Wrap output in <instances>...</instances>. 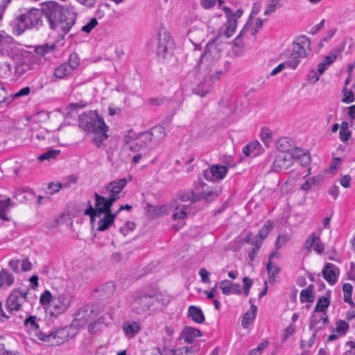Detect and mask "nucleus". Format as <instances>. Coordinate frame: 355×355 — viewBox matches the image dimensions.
I'll list each match as a JSON object with an SVG mask.
<instances>
[{
	"mask_svg": "<svg viewBox=\"0 0 355 355\" xmlns=\"http://www.w3.org/2000/svg\"><path fill=\"white\" fill-rule=\"evenodd\" d=\"M42 12L50 28L62 37L67 35L76 23L77 15L73 9L55 1L43 3Z\"/></svg>",
	"mask_w": 355,
	"mask_h": 355,
	"instance_id": "1",
	"label": "nucleus"
},
{
	"mask_svg": "<svg viewBox=\"0 0 355 355\" xmlns=\"http://www.w3.org/2000/svg\"><path fill=\"white\" fill-rule=\"evenodd\" d=\"M165 136L164 128L162 126H155L150 131L142 132L135 138L125 136V146L133 152H148L159 145Z\"/></svg>",
	"mask_w": 355,
	"mask_h": 355,
	"instance_id": "2",
	"label": "nucleus"
},
{
	"mask_svg": "<svg viewBox=\"0 0 355 355\" xmlns=\"http://www.w3.org/2000/svg\"><path fill=\"white\" fill-rule=\"evenodd\" d=\"M220 58V50L215 40L208 42L196 66L199 73L205 77L218 79L222 73V71L217 69Z\"/></svg>",
	"mask_w": 355,
	"mask_h": 355,
	"instance_id": "3",
	"label": "nucleus"
},
{
	"mask_svg": "<svg viewBox=\"0 0 355 355\" xmlns=\"http://www.w3.org/2000/svg\"><path fill=\"white\" fill-rule=\"evenodd\" d=\"M79 126L83 130L94 135V142L98 147L108 137V127L96 111L89 110L80 114Z\"/></svg>",
	"mask_w": 355,
	"mask_h": 355,
	"instance_id": "4",
	"label": "nucleus"
},
{
	"mask_svg": "<svg viewBox=\"0 0 355 355\" xmlns=\"http://www.w3.org/2000/svg\"><path fill=\"white\" fill-rule=\"evenodd\" d=\"M168 302V297L161 293H139L134 297L130 307L133 312L144 314L148 311H153L162 309Z\"/></svg>",
	"mask_w": 355,
	"mask_h": 355,
	"instance_id": "5",
	"label": "nucleus"
},
{
	"mask_svg": "<svg viewBox=\"0 0 355 355\" xmlns=\"http://www.w3.org/2000/svg\"><path fill=\"white\" fill-rule=\"evenodd\" d=\"M12 60L14 62V75L20 78L35 69V65L42 64L41 58L32 55L28 52H19Z\"/></svg>",
	"mask_w": 355,
	"mask_h": 355,
	"instance_id": "6",
	"label": "nucleus"
},
{
	"mask_svg": "<svg viewBox=\"0 0 355 355\" xmlns=\"http://www.w3.org/2000/svg\"><path fill=\"white\" fill-rule=\"evenodd\" d=\"M42 4L40 9L32 8L19 15L16 18L19 31L24 32L26 29L38 27L42 23Z\"/></svg>",
	"mask_w": 355,
	"mask_h": 355,
	"instance_id": "7",
	"label": "nucleus"
},
{
	"mask_svg": "<svg viewBox=\"0 0 355 355\" xmlns=\"http://www.w3.org/2000/svg\"><path fill=\"white\" fill-rule=\"evenodd\" d=\"M99 313L100 311L97 305H84L80 307L74 314L73 324L78 328L84 327L94 320Z\"/></svg>",
	"mask_w": 355,
	"mask_h": 355,
	"instance_id": "8",
	"label": "nucleus"
},
{
	"mask_svg": "<svg viewBox=\"0 0 355 355\" xmlns=\"http://www.w3.org/2000/svg\"><path fill=\"white\" fill-rule=\"evenodd\" d=\"M36 316L31 315L24 320V325L28 328L29 333L36 338L44 342H52L57 337V332H44L40 329L36 322Z\"/></svg>",
	"mask_w": 355,
	"mask_h": 355,
	"instance_id": "9",
	"label": "nucleus"
},
{
	"mask_svg": "<svg viewBox=\"0 0 355 355\" xmlns=\"http://www.w3.org/2000/svg\"><path fill=\"white\" fill-rule=\"evenodd\" d=\"M27 291H21L19 289L14 290L9 295L6 301V311L12 314L14 311H18L24 302L26 301Z\"/></svg>",
	"mask_w": 355,
	"mask_h": 355,
	"instance_id": "10",
	"label": "nucleus"
},
{
	"mask_svg": "<svg viewBox=\"0 0 355 355\" xmlns=\"http://www.w3.org/2000/svg\"><path fill=\"white\" fill-rule=\"evenodd\" d=\"M71 297L65 293L53 296V302L50 304L49 310L51 315L58 316L64 313L70 306Z\"/></svg>",
	"mask_w": 355,
	"mask_h": 355,
	"instance_id": "11",
	"label": "nucleus"
},
{
	"mask_svg": "<svg viewBox=\"0 0 355 355\" xmlns=\"http://www.w3.org/2000/svg\"><path fill=\"white\" fill-rule=\"evenodd\" d=\"M19 52V46L15 40L4 33H0V53L12 58Z\"/></svg>",
	"mask_w": 355,
	"mask_h": 355,
	"instance_id": "12",
	"label": "nucleus"
},
{
	"mask_svg": "<svg viewBox=\"0 0 355 355\" xmlns=\"http://www.w3.org/2000/svg\"><path fill=\"white\" fill-rule=\"evenodd\" d=\"M173 48V40L166 31H159L158 35L157 55L160 59H165L171 54Z\"/></svg>",
	"mask_w": 355,
	"mask_h": 355,
	"instance_id": "13",
	"label": "nucleus"
},
{
	"mask_svg": "<svg viewBox=\"0 0 355 355\" xmlns=\"http://www.w3.org/2000/svg\"><path fill=\"white\" fill-rule=\"evenodd\" d=\"M94 196L95 198L94 207H92L90 202H89L87 211L96 212L101 215L111 212V209L114 204L112 199H110L108 197L101 196L98 193H94Z\"/></svg>",
	"mask_w": 355,
	"mask_h": 355,
	"instance_id": "14",
	"label": "nucleus"
},
{
	"mask_svg": "<svg viewBox=\"0 0 355 355\" xmlns=\"http://www.w3.org/2000/svg\"><path fill=\"white\" fill-rule=\"evenodd\" d=\"M127 185V180L125 178L113 180L105 186V190L109 193L108 198L112 199L114 203L121 197L124 196L123 190Z\"/></svg>",
	"mask_w": 355,
	"mask_h": 355,
	"instance_id": "15",
	"label": "nucleus"
},
{
	"mask_svg": "<svg viewBox=\"0 0 355 355\" xmlns=\"http://www.w3.org/2000/svg\"><path fill=\"white\" fill-rule=\"evenodd\" d=\"M293 158L291 153H279L276 157L271 166V170L280 172L288 169L293 164Z\"/></svg>",
	"mask_w": 355,
	"mask_h": 355,
	"instance_id": "16",
	"label": "nucleus"
},
{
	"mask_svg": "<svg viewBox=\"0 0 355 355\" xmlns=\"http://www.w3.org/2000/svg\"><path fill=\"white\" fill-rule=\"evenodd\" d=\"M311 51V42L306 36L298 37L293 42V53L297 57L305 58Z\"/></svg>",
	"mask_w": 355,
	"mask_h": 355,
	"instance_id": "17",
	"label": "nucleus"
},
{
	"mask_svg": "<svg viewBox=\"0 0 355 355\" xmlns=\"http://www.w3.org/2000/svg\"><path fill=\"white\" fill-rule=\"evenodd\" d=\"M329 322V318L326 313L321 314L313 312L309 322V329L313 330V337H316L318 332Z\"/></svg>",
	"mask_w": 355,
	"mask_h": 355,
	"instance_id": "18",
	"label": "nucleus"
},
{
	"mask_svg": "<svg viewBox=\"0 0 355 355\" xmlns=\"http://www.w3.org/2000/svg\"><path fill=\"white\" fill-rule=\"evenodd\" d=\"M227 173V168L223 165H213L209 170L203 171L204 178L209 181H217L223 179Z\"/></svg>",
	"mask_w": 355,
	"mask_h": 355,
	"instance_id": "19",
	"label": "nucleus"
},
{
	"mask_svg": "<svg viewBox=\"0 0 355 355\" xmlns=\"http://www.w3.org/2000/svg\"><path fill=\"white\" fill-rule=\"evenodd\" d=\"M324 279L331 285H334L338 281L340 273L339 268L331 263H327L322 269Z\"/></svg>",
	"mask_w": 355,
	"mask_h": 355,
	"instance_id": "20",
	"label": "nucleus"
},
{
	"mask_svg": "<svg viewBox=\"0 0 355 355\" xmlns=\"http://www.w3.org/2000/svg\"><path fill=\"white\" fill-rule=\"evenodd\" d=\"M220 288L222 290L223 294L230 295L232 294L241 293V288L239 284L233 283L228 279H224L220 283Z\"/></svg>",
	"mask_w": 355,
	"mask_h": 355,
	"instance_id": "21",
	"label": "nucleus"
},
{
	"mask_svg": "<svg viewBox=\"0 0 355 355\" xmlns=\"http://www.w3.org/2000/svg\"><path fill=\"white\" fill-rule=\"evenodd\" d=\"M204 79L203 82H200L198 86L195 88L194 92L201 97L205 96L208 92H209L212 87L213 78H209L207 76H202Z\"/></svg>",
	"mask_w": 355,
	"mask_h": 355,
	"instance_id": "22",
	"label": "nucleus"
},
{
	"mask_svg": "<svg viewBox=\"0 0 355 355\" xmlns=\"http://www.w3.org/2000/svg\"><path fill=\"white\" fill-rule=\"evenodd\" d=\"M55 46L56 45L55 44H44L40 46H37L35 47V53H31V55L41 58L42 64H44L45 61V55L49 53L53 52L55 50Z\"/></svg>",
	"mask_w": 355,
	"mask_h": 355,
	"instance_id": "23",
	"label": "nucleus"
},
{
	"mask_svg": "<svg viewBox=\"0 0 355 355\" xmlns=\"http://www.w3.org/2000/svg\"><path fill=\"white\" fill-rule=\"evenodd\" d=\"M202 336L201 331L196 328L191 327H185L181 334V338L184 339L186 342L191 343L196 338Z\"/></svg>",
	"mask_w": 355,
	"mask_h": 355,
	"instance_id": "24",
	"label": "nucleus"
},
{
	"mask_svg": "<svg viewBox=\"0 0 355 355\" xmlns=\"http://www.w3.org/2000/svg\"><path fill=\"white\" fill-rule=\"evenodd\" d=\"M105 216L99 220L98 226L97 227V230L99 232H103L109 228V227L114 223L115 218L117 216V213L112 214V212H108L104 214Z\"/></svg>",
	"mask_w": 355,
	"mask_h": 355,
	"instance_id": "25",
	"label": "nucleus"
},
{
	"mask_svg": "<svg viewBox=\"0 0 355 355\" xmlns=\"http://www.w3.org/2000/svg\"><path fill=\"white\" fill-rule=\"evenodd\" d=\"M188 315L189 317L198 324H202L205 322V318L202 311L194 305L189 307Z\"/></svg>",
	"mask_w": 355,
	"mask_h": 355,
	"instance_id": "26",
	"label": "nucleus"
},
{
	"mask_svg": "<svg viewBox=\"0 0 355 355\" xmlns=\"http://www.w3.org/2000/svg\"><path fill=\"white\" fill-rule=\"evenodd\" d=\"M13 204L10 198H6L0 196V218L3 220H9L8 217L6 213L8 211L10 207H12Z\"/></svg>",
	"mask_w": 355,
	"mask_h": 355,
	"instance_id": "27",
	"label": "nucleus"
},
{
	"mask_svg": "<svg viewBox=\"0 0 355 355\" xmlns=\"http://www.w3.org/2000/svg\"><path fill=\"white\" fill-rule=\"evenodd\" d=\"M313 285L310 284L306 288L301 291L300 299L302 303L304 302L305 301L310 303L314 301L315 298L313 294Z\"/></svg>",
	"mask_w": 355,
	"mask_h": 355,
	"instance_id": "28",
	"label": "nucleus"
},
{
	"mask_svg": "<svg viewBox=\"0 0 355 355\" xmlns=\"http://www.w3.org/2000/svg\"><path fill=\"white\" fill-rule=\"evenodd\" d=\"M0 277L2 279V288L10 287L14 284V276L12 274L10 273L7 270L2 269L0 271Z\"/></svg>",
	"mask_w": 355,
	"mask_h": 355,
	"instance_id": "29",
	"label": "nucleus"
},
{
	"mask_svg": "<svg viewBox=\"0 0 355 355\" xmlns=\"http://www.w3.org/2000/svg\"><path fill=\"white\" fill-rule=\"evenodd\" d=\"M72 71L68 64L65 62L55 68L53 75L58 78H63L69 75Z\"/></svg>",
	"mask_w": 355,
	"mask_h": 355,
	"instance_id": "30",
	"label": "nucleus"
},
{
	"mask_svg": "<svg viewBox=\"0 0 355 355\" xmlns=\"http://www.w3.org/2000/svg\"><path fill=\"white\" fill-rule=\"evenodd\" d=\"M277 148L280 153H289V151L293 149V144L288 138H281L277 141Z\"/></svg>",
	"mask_w": 355,
	"mask_h": 355,
	"instance_id": "31",
	"label": "nucleus"
},
{
	"mask_svg": "<svg viewBox=\"0 0 355 355\" xmlns=\"http://www.w3.org/2000/svg\"><path fill=\"white\" fill-rule=\"evenodd\" d=\"M115 291V286L113 282H107L102 285L99 288L100 296L102 297H109L112 295Z\"/></svg>",
	"mask_w": 355,
	"mask_h": 355,
	"instance_id": "32",
	"label": "nucleus"
},
{
	"mask_svg": "<svg viewBox=\"0 0 355 355\" xmlns=\"http://www.w3.org/2000/svg\"><path fill=\"white\" fill-rule=\"evenodd\" d=\"M123 331L127 336L132 337L140 330V326L135 322L125 324L123 327Z\"/></svg>",
	"mask_w": 355,
	"mask_h": 355,
	"instance_id": "33",
	"label": "nucleus"
},
{
	"mask_svg": "<svg viewBox=\"0 0 355 355\" xmlns=\"http://www.w3.org/2000/svg\"><path fill=\"white\" fill-rule=\"evenodd\" d=\"M330 301L326 297H321L318 299L316 305L314 308V312L315 313H325V310L329 306Z\"/></svg>",
	"mask_w": 355,
	"mask_h": 355,
	"instance_id": "34",
	"label": "nucleus"
},
{
	"mask_svg": "<svg viewBox=\"0 0 355 355\" xmlns=\"http://www.w3.org/2000/svg\"><path fill=\"white\" fill-rule=\"evenodd\" d=\"M225 26V35L227 37H230L236 29L237 21L234 18H228Z\"/></svg>",
	"mask_w": 355,
	"mask_h": 355,
	"instance_id": "35",
	"label": "nucleus"
},
{
	"mask_svg": "<svg viewBox=\"0 0 355 355\" xmlns=\"http://www.w3.org/2000/svg\"><path fill=\"white\" fill-rule=\"evenodd\" d=\"M173 207L177 210L176 212L173 213V218L174 219H183L185 218L187 213H186V205H181L180 204H178V202H176V204L173 205Z\"/></svg>",
	"mask_w": 355,
	"mask_h": 355,
	"instance_id": "36",
	"label": "nucleus"
},
{
	"mask_svg": "<svg viewBox=\"0 0 355 355\" xmlns=\"http://www.w3.org/2000/svg\"><path fill=\"white\" fill-rule=\"evenodd\" d=\"M60 153V150L51 149L45 152L44 153L40 155L38 157V159L41 162L44 160H50L52 159H55L57 156Z\"/></svg>",
	"mask_w": 355,
	"mask_h": 355,
	"instance_id": "37",
	"label": "nucleus"
},
{
	"mask_svg": "<svg viewBox=\"0 0 355 355\" xmlns=\"http://www.w3.org/2000/svg\"><path fill=\"white\" fill-rule=\"evenodd\" d=\"M219 195V191L218 189H211L209 191H205L202 192L198 196L200 199L205 198L207 202L212 201L214 198L218 197Z\"/></svg>",
	"mask_w": 355,
	"mask_h": 355,
	"instance_id": "38",
	"label": "nucleus"
},
{
	"mask_svg": "<svg viewBox=\"0 0 355 355\" xmlns=\"http://www.w3.org/2000/svg\"><path fill=\"white\" fill-rule=\"evenodd\" d=\"M349 328V324L343 320H339L336 322V331L340 336L345 335Z\"/></svg>",
	"mask_w": 355,
	"mask_h": 355,
	"instance_id": "39",
	"label": "nucleus"
},
{
	"mask_svg": "<svg viewBox=\"0 0 355 355\" xmlns=\"http://www.w3.org/2000/svg\"><path fill=\"white\" fill-rule=\"evenodd\" d=\"M272 224L270 220L266 222L263 227L259 230V233L257 234L261 240H263L268 234L272 230Z\"/></svg>",
	"mask_w": 355,
	"mask_h": 355,
	"instance_id": "40",
	"label": "nucleus"
},
{
	"mask_svg": "<svg viewBox=\"0 0 355 355\" xmlns=\"http://www.w3.org/2000/svg\"><path fill=\"white\" fill-rule=\"evenodd\" d=\"M199 200L200 198L192 191L182 194L178 198V200L180 202H189L190 204H193Z\"/></svg>",
	"mask_w": 355,
	"mask_h": 355,
	"instance_id": "41",
	"label": "nucleus"
},
{
	"mask_svg": "<svg viewBox=\"0 0 355 355\" xmlns=\"http://www.w3.org/2000/svg\"><path fill=\"white\" fill-rule=\"evenodd\" d=\"M266 269L268 276L273 279H275L280 272V268L278 266L273 264L272 261L268 262Z\"/></svg>",
	"mask_w": 355,
	"mask_h": 355,
	"instance_id": "42",
	"label": "nucleus"
},
{
	"mask_svg": "<svg viewBox=\"0 0 355 355\" xmlns=\"http://www.w3.org/2000/svg\"><path fill=\"white\" fill-rule=\"evenodd\" d=\"M173 355H194V350L190 347H180L177 349H171Z\"/></svg>",
	"mask_w": 355,
	"mask_h": 355,
	"instance_id": "43",
	"label": "nucleus"
},
{
	"mask_svg": "<svg viewBox=\"0 0 355 355\" xmlns=\"http://www.w3.org/2000/svg\"><path fill=\"white\" fill-rule=\"evenodd\" d=\"M53 297L49 290H45L41 295L40 298V302L42 305H47L53 302Z\"/></svg>",
	"mask_w": 355,
	"mask_h": 355,
	"instance_id": "44",
	"label": "nucleus"
},
{
	"mask_svg": "<svg viewBox=\"0 0 355 355\" xmlns=\"http://www.w3.org/2000/svg\"><path fill=\"white\" fill-rule=\"evenodd\" d=\"M256 318L254 313H251L250 311H247L242 319V326L243 328H248L250 323H252Z\"/></svg>",
	"mask_w": 355,
	"mask_h": 355,
	"instance_id": "45",
	"label": "nucleus"
},
{
	"mask_svg": "<svg viewBox=\"0 0 355 355\" xmlns=\"http://www.w3.org/2000/svg\"><path fill=\"white\" fill-rule=\"evenodd\" d=\"M300 58L301 57H297V55H293V53H292L291 54L289 59L285 62L286 64V67L292 69H295L300 62Z\"/></svg>",
	"mask_w": 355,
	"mask_h": 355,
	"instance_id": "46",
	"label": "nucleus"
},
{
	"mask_svg": "<svg viewBox=\"0 0 355 355\" xmlns=\"http://www.w3.org/2000/svg\"><path fill=\"white\" fill-rule=\"evenodd\" d=\"M67 64L72 71L77 69L80 64V58L78 54L76 53H71Z\"/></svg>",
	"mask_w": 355,
	"mask_h": 355,
	"instance_id": "47",
	"label": "nucleus"
},
{
	"mask_svg": "<svg viewBox=\"0 0 355 355\" xmlns=\"http://www.w3.org/2000/svg\"><path fill=\"white\" fill-rule=\"evenodd\" d=\"M343 102L346 103H352L354 101V94L351 90L344 88L343 90Z\"/></svg>",
	"mask_w": 355,
	"mask_h": 355,
	"instance_id": "48",
	"label": "nucleus"
},
{
	"mask_svg": "<svg viewBox=\"0 0 355 355\" xmlns=\"http://www.w3.org/2000/svg\"><path fill=\"white\" fill-rule=\"evenodd\" d=\"M268 343L267 340L263 341L259 344L257 348L250 350L248 355H261L262 350L268 346Z\"/></svg>",
	"mask_w": 355,
	"mask_h": 355,
	"instance_id": "49",
	"label": "nucleus"
},
{
	"mask_svg": "<svg viewBox=\"0 0 355 355\" xmlns=\"http://www.w3.org/2000/svg\"><path fill=\"white\" fill-rule=\"evenodd\" d=\"M98 24V21L96 18H92L90 21L85 26H83L81 28V31L89 33L92 31V30Z\"/></svg>",
	"mask_w": 355,
	"mask_h": 355,
	"instance_id": "50",
	"label": "nucleus"
},
{
	"mask_svg": "<svg viewBox=\"0 0 355 355\" xmlns=\"http://www.w3.org/2000/svg\"><path fill=\"white\" fill-rule=\"evenodd\" d=\"M261 137L262 141L264 143V144L268 147L271 139H272V134L268 130H262L261 132Z\"/></svg>",
	"mask_w": 355,
	"mask_h": 355,
	"instance_id": "51",
	"label": "nucleus"
},
{
	"mask_svg": "<svg viewBox=\"0 0 355 355\" xmlns=\"http://www.w3.org/2000/svg\"><path fill=\"white\" fill-rule=\"evenodd\" d=\"M318 239V237L315 236L314 233H312L306 241L305 247L308 250H311L314 247L315 242Z\"/></svg>",
	"mask_w": 355,
	"mask_h": 355,
	"instance_id": "52",
	"label": "nucleus"
},
{
	"mask_svg": "<svg viewBox=\"0 0 355 355\" xmlns=\"http://www.w3.org/2000/svg\"><path fill=\"white\" fill-rule=\"evenodd\" d=\"M243 291L245 296L249 295L250 289L252 285V280L247 277L243 278Z\"/></svg>",
	"mask_w": 355,
	"mask_h": 355,
	"instance_id": "53",
	"label": "nucleus"
},
{
	"mask_svg": "<svg viewBox=\"0 0 355 355\" xmlns=\"http://www.w3.org/2000/svg\"><path fill=\"white\" fill-rule=\"evenodd\" d=\"M316 182V178H310L307 179L304 183H303L301 186V189L304 191H308L311 188V187Z\"/></svg>",
	"mask_w": 355,
	"mask_h": 355,
	"instance_id": "54",
	"label": "nucleus"
},
{
	"mask_svg": "<svg viewBox=\"0 0 355 355\" xmlns=\"http://www.w3.org/2000/svg\"><path fill=\"white\" fill-rule=\"evenodd\" d=\"M288 237L286 235H279L275 242L276 248L279 249L282 248L288 241Z\"/></svg>",
	"mask_w": 355,
	"mask_h": 355,
	"instance_id": "55",
	"label": "nucleus"
},
{
	"mask_svg": "<svg viewBox=\"0 0 355 355\" xmlns=\"http://www.w3.org/2000/svg\"><path fill=\"white\" fill-rule=\"evenodd\" d=\"M320 76V75H319V73L315 69H311L308 75V78L309 81L312 82L313 83H315L319 80Z\"/></svg>",
	"mask_w": 355,
	"mask_h": 355,
	"instance_id": "56",
	"label": "nucleus"
},
{
	"mask_svg": "<svg viewBox=\"0 0 355 355\" xmlns=\"http://www.w3.org/2000/svg\"><path fill=\"white\" fill-rule=\"evenodd\" d=\"M199 275L201 277V280L204 283H209L210 282V279L209 277V272L205 268H201L199 270Z\"/></svg>",
	"mask_w": 355,
	"mask_h": 355,
	"instance_id": "57",
	"label": "nucleus"
},
{
	"mask_svg": "<svg viewBox=\"0 0 355 355\" xmlns=\"http://www.w3.org/2000/svg\"><path fill=\"white\" fill-rule=\"evenodd\" d=\"M135 227V225L134 223L132 222H126L123 227H121L119 231L121 234H123L124 236L127 235L126 232H124V230H128V231H133Z\"/></svg>",
	"mask_w": 355,
	"mask_h": 355,
	"instance_id": "58",
	"label": "nucleus"
},
{
	"mask_svg": "<svg viewBox=\"0 0 355 355\" xmlns=\"http://www.w3.org/2000/svg\"><path fill=\"white\" fill-rule=\"evenodd\" d=\"M313 250L318 254H322L324 252V245L320 242L319 237L318 239H317L315 242Z\"/></svg>",
	"mask_w": 355,
	"mask_h": 355,
	"instance_id": "59",
	"label": "nucleus"
},
{
	"mask_svg": "<svg viewBox=\"0 0 355 355\" xmlns=\"http://www.w3.org/2000/svg\"><path fill=\"white\" fill-rule=\"evenodd\" d=\"M21 270L24 272L29 271L32 268V263L28 259H24L21 263Z\"/></svg>",
	"mask_w": 355,
	"mask_h": 355,
	"instance_id": "60",
	"label": "nucleus"
},
{
	"mask_svg": "<svg viewBox=\"0 0 355 355\" xmlns=\"http://www.w3.org/2000/svg\"><path fill=\"white\" fill-rule=\"evenodd\" d=\"M201 6L205 9H210L216 4V0H201Z\"/></svg>",
	"mask_w": 355,
	"mask_h": 355,
	"instance_id": "61",
	"label": "nucleus"
},
{
	"mask_svg": "<svg viewBox=\"0 0 355 355\" xmlns=\"http://www.w3.org/2000/svg\"><path fill=\"white\" fill-rule=\"evenodd\" d=\"M339 135L340 140L343 142L345 143L349 140V137H351V132L349 130H340Z\"/></svg>",
	"mask_w": 355,
	"mask_h": 355,
	"instance_id": "62",
	"label": "nucleus"
},
{
	"mask_svg": "<svg viewBox=\"0 0 355 355\" xmlns=\"http://www.w3.org/2000/svg\"><path fill=\"white\" fill-rule=\"evenodd\" d=\"M351 177L349 175H344L340 180V184L345 188L350 187Z\"/></svg>",
	"mask_w": 355,
	"mask_h": 355,
	"instance_id": "63",
	"label": "nucleus"
},
{
	"mask_svg": "<svg viewBox=\"0 0 355 355\" xmlns=\"http://www.w3.org/2000/svg\"><path fill=\"white\" fill-rule=\"evenodd\" d=\"M347 345L350 347V349L346 352V355H355V343L354 341H348Z\"/></svg>",
	"mask_w": 355,
	"mask_h": 355,
	"instance_id": "64",
	"label": "nucleus"
}]
</instances>
